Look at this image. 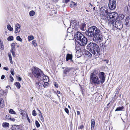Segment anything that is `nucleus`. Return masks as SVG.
Segmentation results:
<instances>
[{
  "mask_svg": "<svg viewBox=\"0 0 130 130\" xmlns=\"http://www.w3.org/2000/svg\"><path fill=\"white\" fill-rule=\"evenodd\" d=\"M72 58V55L70 54H68L67 55L66 60L67 61H68L69 60H71V61Z\"/></svg>",
  "mask_w": 130,
  "mask_h": 130,
  "instance_id": "22",
  "label": "nucleus"
},
{
  "mask_svg": "<svg viewBox=\"0 0 130 130\" xmlns=\"http://www.w3.org/2000/svg\"><path fill=\"white\" fill-rule=\"evenodd\" d=\"M0 48L2 50L4 49V46L3 42L1 40H0Z\"/></svg>",
  "mask_w": 130,
  "mask_h": 130,
  "instance_id": "29",
  "label": "nucleus"
},
{
  "mask_svg": "<svg viewBox=\"0 0 130 130\" xmlns=\"http://www.w3.org/2000/svg\"><path fill=\"white\" fill-rule=\"evenodd\" d=\"M75 37L76 39V41L78 44L79 42L83 39V37H85L84 35L79 32H77L75 35Z\"/></svg>",
  "mask_w": 130,
  "mask_h": 130,
  "instance_id": "9",
  "label": "nucleus"
},
{
  "mask_svg": "<svg viewBox=\"0 0 130 130\" xmlns=\"http://www.w3.org/2000/svg\"><path fill=\"white\" fill-rule=\"evenodd\" d=\"M65 111L67 113H68L69 112V111L68 108H66L64 109Z\"/></svg>",
  "mask_w": 130,
  "mask_h": 130,
  "instance_id": "51",
  "label": "nucleus"
},
{
  "mask_svg": "<svg viewBox=\"0 0 130 130\" xmlns=\"http://www.w3.org/2000/svg\"><path fill=\"white\" fill-rule=\"evenodd\" d=\"M8 57L10 63L12 64L13 63V62L12 60L11 55L10 53H8Z\"/></svg>",
  "mask_w": 130,
  "mask_h": 130,
  "instance_id": "31",
  "label": "nucleus"
},
{
  "mask_svg": "<svg viewBox=\"0 0 130 130\" xmlns=\"http://www.w3.org/2000/svg\"><path fill=\"white\" fill-rule=\"evenodd\" d=\"M124 108V107L123 106L122 107H117L115 111H119L122 110V109Z\"/></svg>",
  "mask_w": 130,
  "mask_h": 130,
  "instance_id": "30",
  "label": "nucleus"
},
{
  "mask_svg": "<svg viewBox=\"0 0 130 130\" xmlns=\"http://www.w3.org/2000/svg\"><path fill=\"white\" fill-rule=\"evenodd\" d=\"M84 127V126L83 125H81L79 126L78 127V129H82Z\"/></svg>",
  "mask_w": 130,
  "mask_h": 130,
  "instance_id": "50",
  "label": "nucleus"
},
{
  "mask_svg": "<svg viewBox=\"0 0 130 130\" xmlns=\"http://www.w3.org/2000/svg\"><path fill=\"white\" fill-rule=\"evenodd\" d=\"M5 77V75H2L1 79H3Z\"/></svg>",
  "mask_w": 130,
  "mask_h": 130,
  "instance_id": "56",
  "label": "nucleus"
},
{
  "mask_svg": "<svg viewBox=\"0 0 130 130\" xmlns=\"http://www.w3.org/2000/svg\"><path fill=\"white\" fill-rule=\"evenodd\" d=\"M8 92V91L7 90H2L0 91V94L2 95L6 96L7 95Z\"/></svg>",
  "mask_w": 130,
  "mask_h": 130,
  "instance_id": "21",
  "label": "nucleus"
},
{
  "mask_svg": "<svg viewBox=\"0 0 130 130\" xmlns=\"http://www.w3.org/2000/svg\"><path fill=\"white\" fill-rule=\"evenodd\" d=\"M65 2L66 4H67L68 2H69L70 0H65Z\"/></svg>",
  "mask_w": 130,
  "mask_h": 130,
  "instance_id": "60",
  "label": "nucleus"
},
{
  "mask_svg": "<svg viewBox=\"0 0 130 130\" xmlns=\"http://www.w3.org/2000/svg\"><path fill=\"white\" fill-rule=\"evenodd\" d=\"M57 94H60V91H57Z\"/></svg>",
  "mask_w": 130,
  "mask_h": 130,
  "instance_id": "63",
  "label": "nucleus"
},
{
  "mask_svg": "<svg viewBox=\"0 0 130 130\" xmlns=\"http://www.w3.org/2000/svg\"><path fill=\"white\" fill-rule=\"evenodd\" d=\"M54 86L55 87H56L57 88H58V85L57 83L56 82H55L54 84Z\"/></svg>",
  "mask_w": 130,
  "mask_h": 130,
  "instance_id": "52",
  "label": "nucleus"
},
{
  "mask_svg": "<svg viewBox=\"0 0 130 130\" xmlns=\"http://www.w3.org/2000/svg\"><path fill=\"white\" fill-rule=\"evenodd\" d=\"M70 27L72 26V28L74 30H77L78 28V25L79 24L76 21L71 20L70 22Z\"/></svg>",
  "mask_w": 130,
  "mask_h": 130,
  "instance_id": "11",
  "label": "nucleus"
},
{
  "mask_svg": "<svg viewBox=\"0 0 130 130\" xmlns=\"http://www.w3.org/2000/svg\"><path fill=\"white\" fill-rule=\"evenodd\" d=\"M5 105L3 100L1 99H0V106L2 107H3Z\"/></svg>",
  "mask_w": 130,
  "mask_h": 130,
  "instance_id": "26",
  "label": "nucleus"
},
{
  "mask_svg": "<svg viewBox=\"0 0 130 130\" xmlns=\"http://www.w3.org/2000/svg\"><path fill=\"white\" fill-rule=\"evenodd\" d=\"M98 77L100 81V84H102L105 82L106 75L105 73L103 72H99L98 71V74H97Z\"/></svg>",
  "mask_w": 130,
  "mask_h": 130,
  "instance_id": "8",
  "label": "nucleus"
},
{
  "mask_svg": "<svg viewBox=\"0 0 130 130\" xmlns=\"http://www.w3.org/2000/svg\"><path fill=\"white\" fill-rule=\"evenodd\" d=\"M17 77H18V79L19 80V81H21L22 80L21 78L20 77V76L19 75H18L17 76Z\"/></svg>",
  "mask_w": 130,
  "mask_h": 130,
  "instance_id": "45",
  "label": "nucleus"
},
{
  "mask_svg": "<svg viewBox=\"0 0 130 130\" xmlns=\"http://www.w3.org/2000/svg\"><path fill=\"white\" fill-rule=\"evenodd\" d=\"M36 125L37 127L38 128L40 126V124L37 121H36L35 122Z\"/></svg>",
  "mask_w": 130,
  "mask_h": 130,
  "instance_id": "39",
  "label": "nucleus"
},
{
  "mask_svg": "<svg viewBox=\"0 0 130 130\" xmlns=\"http://www.w3.org/2000/svg\"><path fill=\"white\" fill-rule=\"evenodd\" d=\"M3 69L6 70V71H8L9 70L8 68L6 67H4L3 68Z\"/></svg>",
  "mask_w": 130,
  "mask_h": 130,
  "instance_id": "53",
  "label": "nucleus"
},
{
  "mask_svg": "<svg viewBox=\"0 0 130 130\" xmlns=\"http://www.w3.org/2000/svg\"><path fill=\"white\" fill-rule=\"evenodd\" d=\"M10 80L11 82H12L14 80V79L13 78V77L11 76V75H10Z\"/></svg>",
  "mask_w": 130,
  "mask_h": 130,
  "instance_id": "44",
  "label": "nucleus"
},
{
  "mask_svg": "<svg viewBox=\"0 0 130 130\" xmlns=\"http://www.w3.org/2000/svg\"><path fill=\"white\" fill-rule=\"evenodd\" d=\"M101 26H99L98 28L96 26H92L89 27L85 32L86 35L89 37L92 38L95 34L96 32L100 28H101Z\"/></svg>",
  "mask_w": 130,
  "mask_h": 130,
  "instance_id": "3",
  "label": "nucleus"
},
{
  "mask_svg": "<svg viewBox=\"0 0 130 130\" xmlns=\"http://www.w3.org/2000/svg\"><path fill=\"white\" fill-rule=\"evenodd\" d=\"M9 113L11 114H16L15 112L14 111H13V110L12 109H10L9 110Z\"/></svg>",
  "mask_w": 130,
  "mask_h": 130,
  "instance_id": "35",
  "label": "nucleus"
},
{
  "mask_svg": "<svg viewBox=\"0 0 130 130\" xmlns=\"http://www.w3.org/2000/svg\"><path fill=\"white\" fill-rule=\"evenodd\" d=\"M15 44L14 43H12L11 44V48L10 50V52L15 51L16 49L15 48Z\"/></svg>",
  "mask_w": 130,
  "mask_h": 130,
  "instance_id": "23",
  "label": "nucleus"
},
{
  "mask_svg": "<svg viewBox=\"0 0 130 130\" xmlns=\"http://www.w3.org/2000/svg\"><path fill=\"white\" fill-rule=\"evenodd\" d=\"M125 25L126 26H130V15L127 17L125 21Z\"/></svg>",
  "mask_w": 130,
  "mask_h": 130,
  "instance_id": "16",
  "label": "nucleus"
},
{
  "mask_svg": "<svg viewBox=\"0 0 130 130\" xmlns=\"http://www.w3.org/2000/svg\"><path fill=\"white\" fill-rule=\"evenodd\" d=\"M72 69V68H65L64 70L63 71V73L66 74L68 73Z\"/></svg>",
  "mask_w": 130,
  "mask_h": 130,
  "instance_id": "20",
  "label": "nucleus"
},
{
  "mask_svg": "<svg viewBox=\"0 0 130 130\" xmlns=\"http://www.w3.org/2000/svg\"><path fill=\"white\" fill-rule=\"evenodd\" d=\"M25 111H23V112H22L21 113V115H22V116H23L24 115L23 113H25Z\"/></svg>",
  "mask_w": 130,
  "mask_h": 130,
  "instance_id": "55",
  "label": "nucleus"
},
{
  "mask_svg": "<svg viewBox=\"0 0 130 130\" xmlns=\"http://www.w3.org/2000/svg\"><path fill=\"white\" fill-rule=\"evenodd\" d=\"M27 119L28 120V121L30 123V119H29V118H28V117L27 115Z\"/></svg>",
  "mask_w": 130,
  "mask_h": 130,
  "instance_id": "58",
  "label": "nucleus"
},
{
  "mask_svg": "<svg viewBox=\"0 0 130 130\" xmlns=\"http://www.w3.org/2000/svg\"><path fill=\"white\" fill-rule=\"evenodd\" d=\"M10 120L12 121H14L15 120V119L11 117L10 119Z\"/></svg>",
  "mask_w": 130,
  "mask_h": 130,
  "instance_id": "54",
  "label": "nucleus"
},
{
  "mask_svg": "<svg viewBox=\"0 0 130 130\" xmlns=\"http://www.w3.org/2000/svg\"><path fill=\"white\" fill-rule=\"evenodd\" d=\"M83 38V39L81 41L79 42L78 44L79 45L82 46L86 45L88 42V40L86 37H84V38Z\"/></svg>",
  "mask_w": 130,
  "mask_h": 130,
  "instance_id": "14",
  "label": "nucleus"
},
{
  "mask_svg": "<svg viewBox=\"0 0 130 130\" xmlns=\"http://www.w3.org/2000/svg\"><path fill=\"white\" fill-rule=\"evenodd\" d=\"M38 110L39 111L40 113H41V111H40V110L38 108Z\"/></svg>",
  "mask_w": 130,
  "mask_h": 130,
  "instance_id": "64",
  "label": "nucleus"
},
{
  "mask_svg": "<svg viewBox=\"0 0 130 130\" xmlns=\"http://www.w3.org/2000/svg\"><path fill=\"white\" fill-rule=\"evenodd\" d=\"M86 25L85 24L83 23L81 24L80 25V28L81 30L82 31H84L86 28Z\"/></svg>",
  "mask_w": 130,
  "mask_h": 130,
  "instance_id": "18",
  "label": "nucleus"
},
{
  "mask_svg": "<svg viewBox=\"0 0 130 130\" xmlns=\"http://www.w3.org/2000/svg\"><path fill=\"white\" fill-rule=\"evenodd\" d=\"M118 19V14L116 12H111V13L108 17L107 19L104 20L105 21L108 22L109 24H111L112 25L114 22Z\"/></svg>",
  "mask_w": 130,
  "mask_h": 130,
  "instance_id": "5",
  "label": "nucleus"
},
{
  "mask_svg": "<svg viewBox=\"0 0 130 130\" xmlns=\"http://www.w3.org/2000/svg\"><path fill=\"white\" fill-rule=\"evenodd\" d=\"M95 34L93 37V40L96 42H100L102 41V36L101 35L102 33L101 29H100L96 32Z\"/></svg>",
  "mask_w": 130,
  "mask_h": 130,
  "instance_id": "6",
  "label": "nucleus"
},
{
  "mask_svg": "<svg viewBox=\"0 0 130 130\" xmlns=\"http://www.w3.org/2000/svg\"><path fill=\"white\" fill-rule=\"evenodd\" d=\"M15 85L19 89L21 87V85L20 83L19 82H16L15 84Z\"/></svg>",
  "mask_w": 130,
  "mask_h": 130,
  "instance_id": "32",
  "label": "nucleus"
},
{
  "mask_svg": "<svg viewBox=\"0 0 130 130\" xmlns=\"http://www.w3.org/2000/svg\"><path fill=\"white\" fill-rule=\"evenodd\" d=\"M108 6L109 8L111 10L115 9L116 6V3L115 0H110Z\"/></svg>",
  "mask_w": 130,
  "mask_h": 130,
  "instance_id": "10",
  "label": "nucleus"
},
{
  "mask_svg": "<svg viewBox=\"0 0 130 130\" xmlns=\"http://www.w3.org/2000/svg\"><path fill=\"white\" fill-rule=\"evenodd\" d=\"M32 72L34 77L38 79L43 73L42 70L37 67L33 68L32 69Z\"/></svg>",
  "mask_w": 130,
  "mask_h": 130,
  "instance_id": "7",
  "label": "nucleus"
},
{
  "mask_svg": "<svg viewBox=\"0 0 130 130\" xmlns=\"http://www.w3.org/2000/svg\"><path fill=\"white\" fill-rule=\"evenodd\" d=\"M13 40V37L12 36H10L8 37L7 40L8 41Z\"/></svg>",
  "mask_w": 130,
  "mask_h": 130,
  "instance_id": "36",
  "label": "nucleus"
},
{
  "mask_svg": "<svg viewBox=\"0 0 130 130\" xmlns=\"http://www.w3.org/2000/svg\"><path fill=\"white\" fill-rule=\"evenodd\" d=\"M16 39L18 41L20 42L22 41V39L19 36H17L16 38Z\"/></svg>",
  "mask_w": 130,
  "mask_h": 130,
  "instance_id": "41",
  "label": "nucleus"
},
{
  "mask_svg": "<svg viewBox=\"0 0 130 130\" xmlns=\"http://www.w3.org/2000/svg\"><path fill=\"white\" fill-rule=\"evenodd\" d=\"M40 118L42 122H43L44 121V119L43 116L40 117Z\"/></svg>",
  "mask_w": 130,
  "mask_h": 130,
  "instance_id": "47",
  "label": "nucleus"
},
{
  "mask_svg": "<svg viewBox=\"0 0 130 130\" xmlns=\"http://www.w3.org/2000/svg\"><path fill=\"white\" fill-rule=\"evenodd\" d=\"M86 55L89 58H91L92 57V54L88 51L86 52Z\"/></svg>",
  "mask_w": 130,
  "mask_h": 130,
  "instance_id": "27",
  "label": "nucleus"
},
{
  "mask_svg": "<svg viewBox=\"0 0 130 130\" xmlns=\"http://www.w3.org/2000/svg\"><path fill=\"white\" fill-rule=\"evenodd\" d=\"M35 12L33 10L30 11L29 13V14L30 16H33L35 15Z\"/></svg>",
  "mask_w": 130,
  "mask_h": 130,
  "instance_id": "33",
  "label": "nucleus"
},
{
  "mask_svg": "<svg viewBox=\"0 0 130 130\" xmlns=\"http://www.w3.org/2000/svg\"><path fill=\"white\" fill-rule=\"evenodd\" d=\"M11 117V116L10 115H7L6 116V118L10 120Z\"/></svg>",
  "mask_w": 130,
  "mask_h": 130,
  "instance_id": "43",
  "label": "nucleus"
},
{
  "mask_svg": "<svg viewBox=\"0 0 130 130\" xmlns=\"http://www.w3.org/2000/svg\"><path fill=\"white\" fill-rule=\"evenodd\" d=\"M9 125L8 123L4 122L2 124V126L4 127H7L9 126Z\"/></svg>",
  "mask_w": 130,
  "mask_h": 130,
  "instance_id": "28",
  "label": "nucleus"
},
{
  "mask_svg": "<svg viewBox=\"0 0 130 130\" xmlns=\"http://www.w3.org/2000/svg\"><path fill=\"white\" fill-rule=\"evenodd\" d=\"M70 28H71V27H69L68 28V29H67V31H68V32H70V33H71L70 32H72V31H69V30H69V29H70Z\"/></svg>",
  "mask_w": 130,
  "mask_h": 130,
  "instance_id": "57",
  "label": "nucleus"
},
{
  "mask_svg": "<svg viewBox=\"0 0 130 130\" xmlns=\"http://www.w3.org/2000/svg\"><path fill=\"white\" fill-rule=\"evenodd\" d=\"M7 29L10 31H12L13 30V29L11 27L10 25L8 24L7 26Z\"/></svg>",
  "mask_w": 130,
  "mask_h": 130,
  "instance_id": "34",
  "label": "nucleus"
},
{
  "mask_svg": "<svg viewBox=\"0 0 130 130\" xmlns=\"http://www.w3.org/2000/svg\"><path fill=\"white\" fill-rule=\"evenodd\" d=\"M100 15L102 16V19L104 20L107 19L108 17L111 14V12H109L108 7L104 6L100 8Z\"/></svg>",
  "mask_w": 130,
  "mask_h": 130,
  "instance_id": "4",
  "label": "nucleus"
},
{
  "mask_svg": "<svg viewBox=\"0 0 130 130\" xmlns=\"http://www.w3.org/2000/svg\"><path fill=\"white\" fill-rule=\"evenodd\" d=\"M19 128V126L18 125H13L11 127L12 130H18Z\"/></svg>",
  "mask_w": 130,
  "mask_h": 130,
  "instance_id": "24",
  "label": "nucleus"
},
{
  "mask_svg": "<svg viewBox=\"0 0 130 130\" xmlns=\"http://www.w3.org/2000/svg\"><path fill=\"white\" fill-rule=\"evenodd\" d=\"M124 15L122 14H119V15L118 14V18L120 20H122L124 18Z\"/></svg>",
  "mask_w": 130,
  "mask_h": 130,
  "instance_id": "25",
  "label": "nucleus"
},
{
  "mask_svg": "<svg viewBox=\"0 0 130 130\" xmlns=\"http://www.w3.org/2000/svg\"><path fill=\"white\" fill-rule=\"evenodd\" d=\"M39 116L40 117H41L42 116V114L41 113H40V114H39Z\"/></svg>",
  "mask_w": 130,
  "mask_h": 130,
  "instance_id": "62",
  "label": "nucleus"
},
{
  "mask_svg": "<svg viewBox=\"0 0 130 130\" xmlns=\"http://www.w3.org/2000/svg\"><path fill=\"white\" fill-rule=\"evenodd\" d=\"M44 82L42 81L36 83V85L38 88H42Z\"/></svg>",
  "mask_w": 130,
  "mask_h": 130,
  "instance_id": "17",
  "label": "nucleus"
},
{
  "mask_svg": "<svg viewBox=\"0 0 130 130\" xmlns=\"http://www.w3.org/2000/svg\"><path fill=\"white\" fill-rule=\"evenodd\" d=\"M104 61H105L106 62V63H107V64H108V60H106V59H105V60H104Z\"/></svg>",
  "mask_w": 130,
  "mask_h": 130,
  "instance_id": "59",
  "label": "nucleus"
},
{
  "mask_svg": "<svg viewBox=\"0 0 130 130\" xmlns=\"http://www.w3.org/2000/svg\"><path fill=\"white\" fill-rule=\"evenodd\" d=\"M20 25L19 24H17L15 26V33H18L20 32Z\"/></svg>",
  "mask_w": 130,
  "mask_h": 130,
  "instance_id": "15",
  "label": "nucleus"
},
{
  "mask_svg": "<svg viewBox=\"0 0 130 130\" xmlns=\"http://www.w3.org/2000/svg\"><path fill=\"white\" fill-rule=\"evenodd\" d=\"M10 52L12 53V55L13 57H15L16 56L15 51H11Z\"/></svg>",
  "mask_w": 130,
  "mask_h": 130,
  "instance_id": "46",
  "label": "nucleus"
},
{
  "mask_svg": "<svg viewBox=\"0 0 130 130\" xmlns=\"http://www.w3.org/2000/svg\"><path fill=\"white\" fill-rule=\"evenodd\" d=\"M39 79L43 81V82L45 83L48 82L49 80L48 76L44 75L43 73Z\"/></svg>",
  "mask_w": 130,
  "mask_h": 130,
  "instance_id": "12",
  "label": "nucleus"
},
{
  "mask_svg": "<svg viewBox=\"0 0 130 130\" xmlns=\"http://www.w3.org/2000/svg\"><path fill=\"white\" fill-rule=\"evenodd\" d=\"M87 48L94 56H99L100 55L99 47V45L96 43L90 42L87 44Z\"/></svg>",
  "mask_w": 130,
  "mask_h": 130,
  "instance_id": "1",
  "label": "nucleus"
},
{
  "mask_svg": "<svg viewBox=\"0 0 130 130\" xmlns=\"http://www.w3.org/2000/svg\"><path fill=\"white\" fill-rule=\"evenodd\" d=\"M11 73L12 75H14V69H12L11 71Z\"/></svg>",
  "mask_w": 130,
  "mask_h": 130,
  "instance_id": "49",
  "label": "nucleus"
},
{
  "mask_svg": "<svg viewBox=\"0 0 130 130\" xmlns=\"http://www.w3.org/2000/svg\"><path fill=\"white\" fill-rule=\"evenodd\" d=\"M28 39L29 41L32 40L34 39V37L32 36H28Z\"/></svg>",
  "mask_w": 130,
  "mask_h": 130,
  "instance_id": "37",
  "label": "nucleus"
},
{
  "mask_svg": "<svg viewBox=\"0 0 130 130\" xmlns=\"http://www.w3.org/2000/svg\"><path fill=\"white\" fill-rule=\"evenodd\" d=\"M77 114L78 115H79L80 114V112L79 111H77Z\"/></svg>",
  "mask_w": 130,
  "mask_h": 130,
  "instance_id": "61",
  "label": "nucleus"
},
{
  "mask_svg": "<svg viewBox=\"0 0 130 130\" xmlns=\"http://www.w3.org/2000/svg\"><path fill=\"white\" fill-rule=\"evenodd\" d=\"M97 74H98L97 70H94L91 73L90 79L91 83L95 85H98L100 83V81Z\"/></svg>",
  "mask_w": 130,
  "mask_h": 130,
  "instance_id": "2",
  "label": "nucleus"
},
{
  "mask_svg": "<svg viewBox=\"0 0 130 130\" xmlns=\"http://www.w3.org/2000/svg\"><path fill=\"white\" fill-rule=\"evenodd\" d=\"M75 6L76 5V4L75 2H72V4H70V7H72V6Z\"/></svg>",
  "mask_w": 130,
  "mask_h": 130,
  "instance_id": "48",
  "label": "nucleus"
},
{
  "mask_svg": "<svg viewBox=\"0 0 130 130\" xmlns=\"http://www.w3.org/2000/svg\"><path fill=\"white\" fill-rule=\"evenodd\" d=\"M91 130H93L95 124V122L94 119H92L91 120Z\"/></svg>",
  "mask_w": 130,
  "mask_h": 130,
  "instance_id": "19",
  "label": "nucleus"
},
{
  "mask_svg": "<svg viewBox=\"0 0 130 130\" xmlns=\"http://www.w3.org/2000/svg\"><path fill=\"white\" fill-rule=\"evenodd\" d=\"M44 84H43V88H46L47 87L48 83V82H47L46 83H44Z\"/></svg>",
  "mask_w": 130,
  "mask_h": 130,
  "instance_id": "38",
  "label": "nucleus"
},
{
  "mask_svg": "<svg viewBox=\"0 0 130 130\" xmlns=\"http://www.w3.org/2000/svg\"><path fill=\"white\" fill-rule=\"evenodd\" d=\"M113 25L116 28L119 29H121L123 27V24L122 22L119 21H116L115 22V25L114 24Z\"/></svg>",
  "mask_w": 130,
  "mask_h": 130,
  "instance_id": "13",
  "label": "nucleus"
},
{
  "mask_svg": "<svg viewBox=\"0 0 130 130\" xmlns=\"http://www.w3.org/2000/svg\"><path fill=\"white\" fill-rule=\"evenodd\" d=\"M32 115L34 116H36L37 115V113L36 111L34 110L32 111Z\"/></svg>",
  "mask_w": 130,
  "mask_h": 130,
  "instance_id": "42",
  "label": "nucleus"
},
{
  "mask_svg": "<svg viewBox=\"0 0 130 130\" xmlns=\"http://www.w3.org/2000/svg\"><path fill=\"white\" fill-rule=\"evenodd\" d=\"M32 44L35 47H36L37 46V44L36 43L35 40H34L32 41Z\"/></svg>",
  "mask_w": 130,
  "mask_h": 130,
  "instance_id": "40",
  "label": "nucleus"
}]
</instances>
